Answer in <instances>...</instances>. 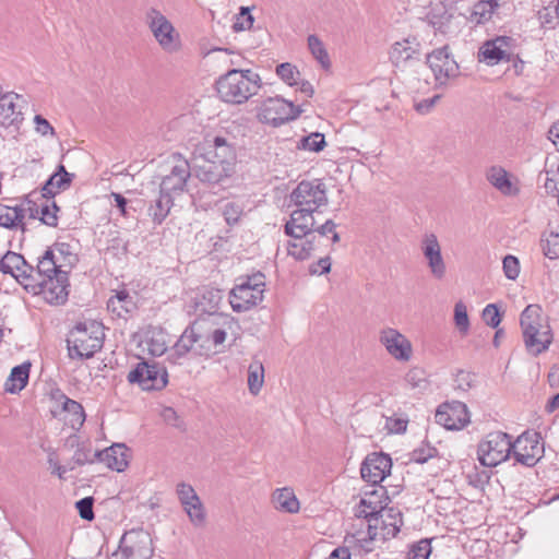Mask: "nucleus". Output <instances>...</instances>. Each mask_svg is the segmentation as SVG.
I'll return each mask as SVG.
<instances>
[{"instance_id": "f257e3e1", "label": "nucleus", "mask_w": 559, "mask_h": 559, "mask_svg": "<svg viewBox=\"0 0 559 559\" xmlns=\"http://www.w3.org/2000/svg\"><path fill=\"white\" fill-rule=\"evenodd\" d=\"M260 86V75L249 69H231L216 81L221 99L230 104H243L258 93Z\"/></svg>"}, {"instance_id": "f03ea898", "label": "nucleus", "mask_w": 559, "mask_h": 559, "mask_svg": "<svg viewBox=\"0 0 559 559\" xmlns=\"http://www.w3.org/2000/svg\"><path fill=\"white\" fill-rule=\"evenodd\" d=\"M104 342L103 325L96 321L78 323L70 332L67 344L70 358H92L102 349Z\"/></svg>"}, {"instance_id": "7ed1b4c3", "label": "nucleus", "mask_w": 559, "mask_h": 559, "mask_svg": "<svg viewBox=\"0 0 559 559\" xmlns=\"http://www.w3.org/2000/svg\"><path fill=\"white\" fill-rule=\"evenodd\" d=\"M367 534L358 533L355 536L360 547L369 552L372 548L369 546L376 539L386 540L397 535L403 525V516L396 508H384L374 516L367 520Z\"/></svg>"}, {"instance_id": "20e7f679", "label": "nucleus", "mask_w": 559, "mask_h": 559, "mask_svg": "<svg viewBox=\"0 0 559 559\" xmlns=\"http://www.w3.org/2000/svg\"><path fill=\"white\" fill-rule=\"evenodd\" d=\"M542 321V308L538 305H528L521 313L520 323L524 344L526 349L535 356L547 350L551 343L550 329Z\"/></svg>"}, {"instance_id": "39448f33", "label": "nucleus", "mask_w": 559, "mask_h": 559, "mask_svg": "<svg viewBox=\"0 0 559 559\" xmlns=\"http://www.w3.org/2000/svg\"><path fill=\"white\" fill-rule=\"evenodd\" d=\"M265 276L261 272L240 276L230 290L229 304L235 312H245L263 300Z\"/></svg>"}, {"instance_id": "423d86ee", "label": "nucleus", "mask_w": 559, "mask_h": 559, "mask_svg": "<svg viewBox=\"0 0 559 559\" xmlns=\"http://www.w3.org/2000/svg\"><path fill=\"white\" fill-rule=\"evenodd\" d=\"M477 454L481 465L495 467L512 454V437L502 431H492L479 442Z\"/></svg>"}, {"instance_id": "0eeeda50", "label": "nucleus", "mask_w": 559, "mask_h": 559, "mask_svg": "<svg viewBox=\"0 0 559 559\" xmlns=\"http://www.w3.org/2000/svg\"><path fill=\"white\" fill-rule=\"evenodd\" d=\"M302 110L294 103L275 96L269 97L262 102L258 111V119L262 123L272 127H280L290 120L297 119Z\"/></svg>"}, {"instance_id": "6e6552de", "label": "nucleus", "mask_w": 559, "mask_h": 559, "mask_svg": "<svg viewBox=\"0 0 559 559\" xmlns=\"http://www.w3.org/2000/svg\"><path fill=\"white\" fill-rule=\"evenodd\" d=\"M145 22L159 46L167 52L180 48V36L171 22L156 8H150L145 13Z\"/></svg>"}, {"instance_id": "1a4fd4ad", "label": "nucleus", "mask_w": 559, "mask_h": 559, "mask_svg": "<svg viewBox=\"0 0 559 559\" xmlns=\"http://www.w3.org/2000/svg\"><path fill=\"white\" fill-rule=\"evenodd\" d=\"M127 379L144 391H158L167 385L168 373L163 365L142 360L128 373Z\"/></svg>"}, {"instance_id": "9d476101", "label": "nucleus", "mask_w": 559, "mask_h": 559, "mask_svg": "<svg viewBox=\"0 0 559 559\" xmlns=\"http://www.w3.org/2000/svg\"><path fill=\"white\" fill-rule=\"evenodd\" d=\"M544 442L539 432L525 431L512 441V455L516 463L535 466L544 455Z\"/></svg>"}, {"instance_id": "9b49d317", "label": "nucleus", "mask_w": 559, "mask_h": 559, "mask_svg": "<svg viewBox=\"0 0 559 559\" xmlns=\"http://www.w3.org/2000/svg\"><path fill=\"white\" fill-rule=\"evenodd\" d=\"M289 198L297 207H310L316 211L328 204L326 187L320 179L300 181Z\"/></svg>"}, {"instance_id": "f8f14e48", "label": "nucleus", "mask_w": 559, "mask_h": 559, "mask_svg": "<svg viewBox=\"0 0 559 559\" xmlns=\"http://www.w3.org/2000/svg\"><path fill=\"white\" fill-rule=\"evenodd\" d=\"M193 155L215 160L228 168H234L236 158L234 146L223 136L205 138L195 146Z\"/></svg>"}, {"instance_id": "ddd939ff", "label": "nucleus", "mask_w": 559, "mask_h": 559, "mask_svg": "<svg viewBox=\"0 0 559 559\" xmlns=\"http://www.w3.org/2000/svg\"><path fill=\"white\" fill-rule=\"evenodd\" d=\"M193 165L191 166V174L198 178L202 183L210 187L222 186L234 173V168L225 167L224 165L193 155Z\"/></svg>"}, {"instance_id": "4468645a", "label": "nucleus", "mask_w": 559, "mask_h": 559, "mask_svg": "<svg viewBox=\"0 0 559 559\" xmlns=\"http://www.w3.org/2000/svg\"><path fill=\"white\" fill-rule=\"evenodd\" d=\"M436 423L448 430H461L469 421V412L466 404L460 401L445 402L437 408Z\"/></svg>"}, {"instance_id": "2eb2a0df", "label": "nucleus", "mask_w": 559, "mask_h": 559, "mask_svg": "<svg viewBox=\"0 0 559 559\" xmlns=\"http://www.w3.org/2000/svg\"><path fill=\"white\" fill-rule=\"evenodd\" d=\"M427 63L439 85H444L460 73L457 62L450 56L448 47H441L427 55Z\"/></svg>"}, {"instance_id": "dca6fc26", "label": "nucleus", "mask_w": 559, "mask_h": 559, "mask_svg": "<svg viewBox=\"0 0 559 559\" xmlns=\"http://www.w3.org/2000/svg\"><path fill=\"white\" fill-rule=\"evenodd\" d=\"M173 158L175 164L171 167L170 173L163 177L159 185V191L168 195L183 192L187 181L192 175L191 166L186 158H183L179 153L173 154Z\"/></svg>"}, {"instance_id": "f3484780", "label": "nucleus", "mask_w": 559, "mask_h": 559, "mask_svg": "<svg viewBox=\"0 0 559 559\" xmlns=\"http://www.w3.org/2000/svg\"><path fill=\"white\" fill-rule=\"evenodd\" d=\"M130 559H151L154 554L151 534L142 528L131 530L119 542Z\"/></svg>"}, {"instance_id": "a211bd4d", "label": "nucleus", "mask_w": 559, "mask_h": 559, "mask_svg": "<svg viewBox=\"0 0 559 559\" xmlns=\"http://www.w3.org/2000/svg\"><path fill=\"white\" fill-rule=\"evenodd\" d=\"M379 342L395 360L407 362L413 356L411 341L400 331L393 328H385L380 331Z\"/></svg>"}, {"instance_id": "6ab92c4d", "label": "nucleus", "mask_w": 559, "mask_h": 559, "mask_svg": "<svg viewBox=\"0 0 559 559\" xmlns=\"http://www.w3.org/2000/svg\"><path fill=\"white\" fill-rule=\"evenodd\" d=\"M392 460L384 453H371L364 460L360 474L372 487L379 485L391 473Z\"/></svg>"}, {"instance_id": "aec40b11", "label": "nucleus", "mask_w": 559, "mask_h": 559, "mask_svg": "<svg viewBox=\"0 0 559 559\" xmlns=\"http://www.w3.org/2000/svg\"><path fill=\"white\" fill-rule=\"evenodd\" d=\"M69 245L67 243H56L53 249H47L43 257L38 259L36 267L34 266V283L36 286V295L40 292L41 283H45L46 278L56 276L59 272H64L61 270V266L58 264L55 250H57L60 254H66L68 252Z\"/></svg>"}, {"instance_id": "412c9836", "label": "nucleus", "mask_w": 559, "mask_h": 559, "mask_svg": "<svg viewBox=\"0 0 559 559\" xmlns=\"http://www.w3.org/2000/svg\"><path fill=\"white\" fill-rule=\"evenodd\" d=\"M420 248L432 276L437 280L443 278L447 272V265L437 236L432 233L426 234L421 239Z\"/></svg>"}, {"instance_id": "4be33fe9", "label": "nucleus", "mask_w": 559, "mask_h": 559, "mask_svg": "<svg viewBox=\"0 0 559 559\" xmlns=\"http://www.w3.org/2000/svg\"><path fill=\"white\" fill-rule=\"evenodd\" d=\"M40 285V292L45 300L51 305H63L69 296V274L68 272H59L56 276L48 277Z\"/></svg>"}, {"instance_id": "5701e85b", "label": "nucleus", "mask_w": 559, "mask_h": 559, "mask_svg": "<svg viewBox=\"0 0 559 559\" xmlns=\"http://www.w3.org/2000/svg\"><path fill=\"white\" fill-rule=\"evenodd\" d=\"M389 497L383 486L373 487L370 491H365L355 510L357 518L368 520L379 513L388 504Z\"/></svg>"}, {"instance_id": "b1692460", "label": "nucleus", "mask_w": 559, "mask_h": 559, "mask_svg": "<svg viewBox=\"0 0 559 559\" xmlns=\"http://www.w3.org/2000/svg\"><path fill=\"white\" fill-rule=\"evenodd\" d=\"M419 56L420 43L416 37L395 41L389 51V58L396 68H405L409 62L419 60Z\"/></svg>"}, {"instance_id": "393cba45", "label": "nucleus", "mask_w": 559, "mask_h": 559, "mask_svg": "<svg viewBox=\"0 0 559 559\" xmlns=\"http://www.w3.org/2000/svg\"><path fill=\"white\" fill-rule=\"evenodd\" d=\"M314 212L316 210H310V207H298L293 211L290 218L284 226L285 234L289 237H301L313 231L316 225Z\"/></svg>"}, {"instance_id": "a878e982", "label": "nucleus", "mask_w": 559, "mask_h": 559, "mask_svg": "<svg viewBox=\"0 0 559 559\" xmlns=\"http://www.w3.org/2000/svg\"><path fill=\"white\" fill-rule=\"evenodd\" d=\"M195 324L185 329L178 341L171 347L167 355V360L173 365H181L182 359L193 350L194 345L200 341L201 336L195 332Z\"/></svg>"}, {"instance_id": "bb28decb", "label": "nucleus", "mask_w": 559, "mask_h": 559, "mask_svg": "<svg viewBox=\"0 0 559 559\" xmlns=\"http://www.w3.org/2000/svg\"><path fill=\"white\" fill-rule=\"evenodd\" d=\"M96 456L108 468L122 472L129 464V448L123 443H114L105 450L96 451Z\"/></svg>"}, {"instance_id": "cd10ccee", "label": "nucleus", "mask_w": 559, "mask_h": 559, "mask_svg": "<svg viewBox=\"0 0 559 559\" xmlns=\"http://www.w3.org/2000/svg\"><path fill=\"white\" fill-rule=\"evenodd\" d=\"M293 238L294 240L288 242L287 250L288 254L296 260H307L319 249L320 239L316 230L310 231L306 236Z\"/></svg>"}, {"instance_id": "c85d7f7f", "label": "nucleus", "mask_w": 559, "mask_h": 559, "mask_svg": "<svg viewBox=\"0 0 559 559\" xmlns=\"http://www.w3.org/2000/svg\"><path fill=\"white\" fill-rule=\"evenodd\" d=\"M509 40V37L498 36L485 41L478 51L479 61H485L487 64L493 66L504 59L509 60V53L504 49Z\"/></svg>"}, {"instance_id": "c756f323", "label": "nucleus", "mask_w": 559, "mask_h": 559, "mask_svg": "<svg viewBox=\"0 0 559 559\" xmlns=\"http://www.w3.org/2000/svg\"><path fill=\"white\" fill-rule=\"evenodd\" d=\"M74 174L68 173L64 165H58L56 171L46 180L41 188V195L46 199L53 198L61 191L70 188Z\"/></svg>"}, {"instance_id": "7c9ffc66", "label": "nucleus", "mask_w": 559, "mask_h": 559, "mask_svg": "<svg viewBox=\"0 0 559 559\" xmlns=\"http://www.w3.org/2000/svg\"><path fill=\"white\" fill-rule=\"evenodd\" d=\"M223 299L221 289L212 287H203L200 295L197 297L195 311L202 314H216Z\"/></svg>"}, {"instance_id": "2f4dec72", "label": "nucleus", "mask_w": 559, "mask_h": 559, "mask_svg": "<svg viewBox=\"0 0 559 559\" xmlns=\"http://www.w3.org/2000/svg\"><path fill=\"white\" fill-rule=\"evenodd\" d=\"M67 445L70 448H75L71 460L73 465L70 466V469H73L75 465L83 466L85 464H93L97 461L96 451H92L91 443L86 441H80L76 435H72L67 439Z\"/></svg>"}, {"instance_id": "473e14b6", "label": "nucleus", "mask_w": 559, "mask_h": 559, "mask_svg": "<svg viewBox=\"0 0 559 559\" xmlns=\"http://www.w3.org/2000/svg\"><path fill=\"white\" fill-rule=\"evenodd\" d=\"M486 178L504 195H516L519 192V189L512 183L509 173L501 166H491L486 173Z\"/></svg>"}, {"instance_id": "72a5a7b5", "label": "nucleus", "mask_w": 559, "mask_h": 559, "mask_svg": "<svg viewBox=\"0 0 559 559\" xmlns=\"http://www.w3.org/2000/svg\"><path fill=\"white\" fill-rule=\"evenodd\" d=\"M272 503L277 511L285 513H297L300 509L299 500L288 487L276 489L272 495Z\"/></svg>"}, {"instance_id": "f704fd0d", "label": "nucleus", "mask_w": 559, "mask_h": 559, "mask_svg": "<svg viewBox=\"0 0 559 559\" xmlns=\"http://www.w3.org/2000/svg\"><path fill=\"white\" fill-rule=\"evenodd\" d=\"M107 309L119 318H126L136 309L133 297L122 289L118 290L115 296H111L107 301Z\"/></svg>"}, {"instance_id": "c9c22d12", "label": "nucleus", "mask_w": 559, "mask_h": 559, "mask_svg": "<svg viewBox=\"0 0 559 559\" xmlns=\"http://www.w3.org/2000/svg\"><path fill=\"white\" fill-rule=\"evenodd\" d=\"M31 364L24 362L12 368L11 373L4 384L9 393L22 391L28 383Z\"/></svg>"}, {"instance_id": "e433bc0d", "label": "nucleus", "mask_w": 559, "mask_h": 559, "mask_svg": "<svg viewBox=\"0 0 559 559\" xmlns=\"http://www.w3.org/2000/svg\"><path fill=\"white\" fill-rule=\"evenodd\" d=\"M498 7L497 0H480L473 5L467 20L475 25L484 24L492 17Z\"/></svg>"}, {"instance_id": "4c0bfd02", "label": "nucleus", "mask_w": 559, "mask_h": 559, "mask_svg": "<svg viewBox=\"0 0 559 559\" xmlns=\"http://www.w3.org/2000/svg\"><path fill=\"white\" fill-rule=\"evenodd\" d=\"M174 205L173 197L159 191V197L148 207V216L156 225H160L168 216Z\"/></svg>"}, {"instance_id": "58836bf2", "label": "nucleus", "mask_w": 559, "mask_h": 559, "mask_svg": "<svg viewBox=\"0 0 559 559\" xmlns=\"http://www.w3.org/2000/svg\"><path fill=\"white\" fill-rule=\"evenodd\" d=\"M166 333L162 329H153L145 333L144 344L153 356H162L167 350Z\"/></svg>"}, {"instance_id": "ea45409f", "label": "nucleus", "mask_w": 559, "mask_h": 559, "mask_svg": "<svg viewBox=\"0 0 559 559\" xmlns=\"http://www.w3.org/2000/svg\"><path fill=\"white\" fill-rule=\"evenodd\" d=\"M0 226L9 229L21 227L24 231L23 214L20 207L1 205L0 206Z\"/></svg>"}, {"instance_id": "a19ab883", "label": "nucleus", "mask_w": 559, "mask_h": 559, "mask_svg": "<svg viewBox=\"0 0 559 559\" xmlns=\"http://www.w3.org/2000/svg\"><path fill=\"white\" fill-rule=\"evenodd\" d=\"M264 383V367L263 364L253 359L248 367V389L251 394L258 395Z\"/></svg>"}, {"instance_id": "79ce46f5", "label": "nucleus", "mask_w": 559, "mask_h": 559, "mask_svg": "<svg viewBox=\"0 0 559 559\" xmlns=\"http://www.w3.org/2000/svg\"><path fill=\"white\" fill-rule=\"evenodd\" d=\"M455 16L448 11L442 14H432L431 24L433 28L443 35H454L459 29V23H455Z\"/></svg>"}, {"instance_id": "37998d69", "label": "nucleus", "mask_w": 559, "mask_h": 559, "mask_svg": "<svg viewBox=\"0 0 559 559\" xmlns=\"http://www.w3.org/2000/svg\"><path fill=\"white\" fill-rule=\"evenodd\" d=\"M61 399L63 400L62 409L71 416V418L69 419L71 427H81L85 420V413L83 406L79 402L69 399L66 395H61Z\"/></svg>"}, {"instance_id": "c03bdc74", "label": "nucleus", "mask_w": 559, "mask_h": 559, "mask_svg": "<svg viewBox=\"0 0 559 559\" xmlns=\"http://www.w3.org/2000/svg\"><path fill=\"white\" fill-rule=\"evenodd\" d=\"M128 246L129 241L126 240L118 230H115L110 233V238L107 240L105 252L106 254L120 260L123 257H127Z\"/></svg>"}, {"instance_id": "a18cd8bd", "label": "nucleus", "mask_w": 559, "mask_h": 559, "mask_svg": "<svg viewBox=\"0 0 559 559\" xmlns=\"http://www.w3.org/2000/svg\"><path fill=\"white\" fill-rule=\"evenodd\" d=\"M19 98L17 94L5 93L0 94V123L5 124L7 122H14V115L16 114L15 99Z\"/></svg>"}, {"instance_id": "49530a36", "label": "nucleus", "mask_w": 559, "mask_h": 559, "mask_svg": "<svg viewBox=\"0 0 559 559\" xmlns=\"http://www.w3.org/2000/svg\"><path fill=\"white\" fill-rule=\"evenodd\" d=\"M307 41L313 58L323 69H329L331 67V60L322 40L317 35L312 34L308 36Z\"/></svg>"}, {"instance_id": "de8ad7c7", "label": "nucleus", "mask_w": 559, "mask_h": 559, "mask_svg": "<svg viewBox=\"0 0 559 559\" xmlns=\"http://www.w3.org/2000/svg\"><path fill=\"white\" fill-rule=\"evenodd\" d=\"M326 146V141L323 133L320 132H313L307 136H302L298 143L297 148L320 153L322 152Z\"/></svg>"}, {"instance_id": "09e8293b", "label": "nucleus", "mask_w": 559, "mask_h": 559, "mask_svg": "<svg viewBox=\"0 0 559 559\" xmlns=\"http://www.w3.org/2000/svg\"><path fill=\"white\" fill-rule=\"evenodd\" d=\"M33 272L34 266L27 262V270L24 266H19V269H14L13 274L10 275L13 276L26 292L36 295L37 284L34 283Z\"/></svg>"}, {"instance_id": "8fccbe9b", "label": "nucleus", "mask_w": 559, "mask_h": 559, "mask_svg": "<svg viewBox=\"0 0 559 559\" xmlns=\"http://www.w3.org/2000/svg\"><path fill=\"white\" fill-rule=\"evenodd\" d=\"M19 266L27 269V261L20 253L8 251L0 259V272L3 274H13L14 269H19Z\"/></svg>"}, {"instance_id": "3c124183", "label": "nucleus", "mask_w": 559, "mask_h": 559, "mask_svg": "<svg viewBox=\"0 0 559 559\" xmlns=\"http://www.w3.org/2000/svg\"><path fill=\"white\" fill-rule=\"evenodd\" d=\"M221 212L227 225L234 226L243 214V204L239 201H228L222 204Z\"/></svg>"}, {"instance_id": "603ef678", "label": "nucleus", "mask_w": 559, "mask_h": 559, "mask_svg": "<svg viewBox=\"0 0 559 559\" xmlns=\"http://www.w3.org/2000/svg\"><path fill=\"white\" fill-rule=\"evenodd\" d=\"M185 512L189 516L190 521L195 525L200 526L205 521V511L203 503L201 502L200 497L197 498V501H188V504H181Z\"/></svg>"}, {"instance_id": "864d4df0", "label": "nucleus", "mask_w": 559, "mask_h": 559, "mask_svg": "<svg viewBox=\"0 0 559 559\" xmlns=\"http://www.w3.org/2000/svg\"><path fill=\"white\" fill-rule=\"evenodd\" d=\"M438 455V450L430 443H423L409 453V461L418 464H424L428 460Z\"/></svg>"}, {"instance_id": "5fc2aeb1", "label": "nucleus", "mask_w": 559, "mask_h": 559, "mask_svg": "<svg viewBox=\"0 0 559 559\" xmlns=\"http://www.w3.org/2000/svg\"><path fill=\"white\" fill-rule=\"evenodd\" d=\"M454 323L462 335H466L469 330V319L466 306L463 301H457L454 306Z\"/></svg>"}, {"instance_id": "6e6d98bb", "label": "nucleus", "mask_w": 559, "mask_h": 559, "mask_svg": "<svg viewBox=\"0 0 559 559\" xmlns=\"http://www.w3.org/2000/svg\"><path fill=\"white\" fill-rule=\"evenodd\" d=\"M405 382L411 389L414 390H423L428 384L425 371L418 367H414L408 370V372L405 376Z\"/></svg>"}, {"instance_id": "4d7b16f0", "label": "nucleus", "mask_w": 559, "mask_h": 559, "mask_svg": "<svg viewBox=\"0 0 559 559\" xmlns=\"http://www.w3.org/2000/svg\"><path fill=\"white\" fill-rule=\"evenodd\" d=\"M276 74L289 86H295L298 84L296 76H299L300 73L295 66L289 62L281 63L276 67Z\"/></svg>"}, {"instance_id": "13d9d810", "label": "nucleus", "mask_w": 559, "mask_h": 559, "mask_svg": "<svg viewBox=\"0 0 559 559\" xmlns=\"http://www.w3.org/2000/svg\"><path fill=\"white\" fill-rule=\"evenodd\" d=\"M58 211L59 207L57 206L56 202H52L51 206L48 204H41L39 206V215L37 218H39L43 224L49 227H56L58 225Z\"/></svg>"}, {"instance_id": "bf43d9fd", "label": "nucleus", "mask_w": 559, "mask_h": 559, "mask_svg": "<svg viewBox=\"0 0 559 559\" xmlns=\"http://www.w3.org/2000/svg\"><path fill=\"white\" fill-rule=\"evenodd\" d=\"M431 554L430 540L427 538L414 543L407 552L408 559H428Z\"/></svg>"}, {"instance_id": "052dcab7", "label": "nucleus", "mask_w": 559, "mask_h": 559, "mask_svg": "<svg viewBox=\"0 0 559 559\" xmlns=\"http://www.w3.org/2000/svg\"><path fill=\"white\" fill-rule=\"evenodd\" d=\"M542 249L547 258H559V231H551L546 239H543Z\"/></svg>"}, {"instance_id": "680f3d73", "label": "nucleus", "mask_w": 559, "mask_h": 559, "mask_svg": "<svg viewBox=\"0 0 559 559\" xmlns=\"http://www.w3.org/2000/svg\"><path fill=\"white\" fill-rule=\"evenodd\" d=\"M254 19L250 13V8L241 7L239 13L236 15V21L233 24L235 32L250 29L253 25Z\"/></svg>"}, {"instance_id": "e2e57ef3", "label": "nucleus", "mask_w": 559, "mask_h": 559, "mask_svg": "<svg viewBox=\"0 0 559 559\" xmlns=\"http://www.w3.org/2000/svg\"><path fill=\"white\" fill-rule=\"evenodd\" d=\"M481 317L485 323L492 329H497L501 323V314L495 304L487 305L483 310Z\"/></svg>"}, {"instance_id": "0e129e2a", "label": "nucleus", "mask_w": 559, "mask_h": 559, "mask_svg": "<svg viewBox=\"0 0 559 559\" xmlns=\"http://www.w3.org/2000/svg\"><path fill=\"white\" fill-rule=\"evenodd\" d=\"M94 498L93 497H84L75 502V508L80 514V516L85 521H92L95 518L94 511Z\"/></svg>"}, {"instance_id": "69168bd1", "label": "nucleus", "mask_w": 559, "mask_h": 559, "mask_svg": "<svg viewBox=\"0 0 559 559\" xmlns=\"http://www.w3.org/2000/svg\"><path fill=\"white\" fill-rule=\"evenodd\" d=\"M176 493L181 504H188V501H197L199 496L197 495L194 488L187 483H179L176 487Z\"/></svg>"}, {"instance_id": "338daca9", "label": "nucleus", "mask_w": 559, "mask_h": 559, "mask_svg": "<svg viewBox=\"0 0 559 559\" xmlns=\"http://www.w3.org/2000/svg\"><path fill=\"white\" fill-rule=\"evenodd\" d=\"M32 194H28L24 198V201L22 204L16 205V207H20L22 210L23 219L25 217H28L31 219H35L39 215V206L35 201L31 199Z\"/></svg>"}, {"instance_id": "774afa93", "label": "nucleus", "mask_w": 559, "mask_h": 559, "mask_svg": "<svg viewBox=\"0 0 559 559\" xmlns=\"http://www.w3.org/2000/svg\"><path fill=\"white\" fill-rule=\"evenodd\" d=\"M503 272L507 278L515 280L520 273V262L516 257L508 254L503 259Z\"/></svg>"}]
</instances>
